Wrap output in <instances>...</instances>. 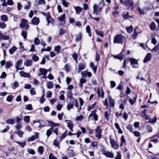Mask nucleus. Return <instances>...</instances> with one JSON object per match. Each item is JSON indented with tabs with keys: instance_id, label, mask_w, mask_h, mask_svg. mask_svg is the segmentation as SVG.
Returning <instances> with one entry per match:
<instances>
[{
	"instance_id": "412c9836",
	"label": "nucleus",
	"mask_w": 159,
	"mask_h": 159,
	"mask_svg": "<svg viewBox=\"0 0 159 159\" xmlns=\"http://www.w3.org/2000/svg\"><path fill=\"white\" fill-rule=\"evenodd\" d=\"M123 19L125 20L129 19V18H132L133 16L131 15H129V13L127 12L126 13L123 14Z\"/></svg>"
},
{
	"instance_id": "c756f323",
	"label": "nucleus",
	"mask_w": 159,
	"mask_h": 159,
	"mask_svg": "<svg viewBox=\"0 0 159 159\" xmlns=\"http://www.w3.org/2000/svg\"><path fill=\"white\" fill-rule=\"evenodd\" d=\"M16 47L15 46H13L9 50V53L11 54H12L15 52L16 51Z\"/></svg>"
},
{
	"instance_id": "f257e3e1",
	"label": "nucleus",
	"mask_w": 159,
	"mask_h": 159,
	"mask_svg": "<svg viewBox=\"0 0 159 159\" xmlns=\"http://www.w3.org/2000/svg\"><path fill=\"white\" fill-rule=\"evenodd\" d=\"M125 39V37L121 34L117 35L114 37V43L122 44Z\"/></svg>"
},
{
	"instance_id": "774afa93",
	"label": "nucleus",
	"mask_w": 159,
	"mask_h": 159,
	"mask_svg": "<svg viewBox=\"0 0 159 159\" xmlns=\"http://www.w3.org/2000/svg\"><path fill=\"white\" fill-rule=\"evenodd\" d=\"M111 83V88H113L116 86V83L114 81H110Z\"/></svg>"
},
{
	"instance_id": "f704fd0d",
	"label": "nucleus",
	"mask_w": 159,
	"mask_h": 159,
	"mask_svg": "<svg viewBox=\"0 0 159 159\" xmlns=\"http://www.w3.org/2000/svg\"><path fill=\"white\" fill-rule=\"evenodd\" d=\"M53 129V127H51L47 130L46 132V134L48 137L52 134V131Z\"/></svg>"
},
{
	"instance_id": "680f3d73",
	"label": "nucleus",
	"mask_w": 159,
	"mask_h": 159,
	"mask_svg": "<svg viewBox=\"0 0 159 159\" xmlns=\"http://www.w3.org/2000/svg\"><path fill=\"white\" fill-rule=\"evenodd\" d=\"M23 119L25 121L28 123L30 120V117L28 116H25L24 117Z\"/></svg>"
},
{
	"instance_id": "58836bf2",
	"label": "nucleus",
	"mask_w": 159,
	"mask_h": 159,
	"mask_svg": "<svg viewBox=\"0 0 159 159\" xmlns=\"http://www.w3.org/2000/svg\"><path fill=\"white\" fill-rule=\"evenodd\" d=\"M126 28L128 33H130L133 31V27L131 25L129 27H126Z\"/></svg>"
},
{
	"instance_id": "dca6fc26",
	"label": "nucleus",
	"mask_w": 159,
	"mask_h": 159,
	"mask_svg": "<svg viewBox=\"0 0 159 159\" xmlns=\"http://www.w3.org/2000/svg\"><path fill=\"white\" fill-rule=\"evenodd\" d=\"M20 75L24 77L30 78V75L29 73H26L24 71H21L20 72Z\"/></svg>"
},
{
	"instance_id": "a18cd8bd",
	"label": "nucleus",
	"mask_w": 159,
	"mask_h": 159,
	"mask_svg": "<svg viewBox=\"0 0 159 159\" xmlns=\"http://www.w3.org/2000/svg\"><path fill=\"white\" fill-rule=\"evenodd\" d=\"M46 85L47 87V88L48 89H51L53 87V84H52V82H47Z\"/></svg>"
},
{
	"instance_id": "cd10ccee",
	"label": "nucleus",
	"mask_w": 159,
	"mask_h": 159,
	"mask_svg": "<svg viewBox=\"0 0 159 159\" xmlns=\"http://www.w3.org/2000/svg\"><path fill=\"white\" fill-rule=\"evenodd\" d=\"M111 143L112 147L114 148L117 149L119 148L118 145L116 143L115 141H112Z\"/></svg>"
},
{
	"instance_id": "423d86ee",
	"label": "nucleus",
	"mask_w": 159,
	"mask_h": 159,
	"mask_svg": "<svg viewBox=\"0 0 159 159\" xmlns=\"http://www.w3.org/2000/svg\"><path fill=\"white\" fill-rule=\"evenodd\" d=\"M23 62L22 60V59H20L19 60H18L17 62H16L15 67L16 69L17 70H22L23 69L22 68H21V66Z\"/></svg>"
},
{
	"instance_id": "a878e982",
	"label": "nucleus",
	"mask_w": 159,
	"mask_h": 159,
	"mask_svg": "<svg viewBox=\"0 0 159 159\" xmlns=\"http://www.w3.org/2000/svg\"><path fill=\"white\" fill-rule=\"evenodd\" d=\"M86 30L87 33H88V35L89 37L92 35V33L90 32L91 29L90 26L88 25L86 27Z\"/></svg>"
},
{
	"instance_id": "e2e57ef3",
	"label": "nucleus",
	"mask_w": 159,
	"mask_h": 159,
	"mask_svg": "<svg viewBox=\"0 0 159 159\" xmlns=\"http://www.w3.org/2000/svg\"><path fill=\"white\" fill-rule=\"evenodd\" d=\"M26 109L32 110H33V108L31 104H29L26 105V107L25 108Z\"/></svg>"
},
{
	"instance_id": "49530a36",
	"label": "nucleus",
	"mask_w": 159,
	"mask_h": 159,
	"mask_svg": "<svg viewBox=\"0 0 159 159\" xmlns=\"http://www.w3.org/2000/svg\"><path fill=\"white\" fill-rule=\"evenodd\" d=\"M146 129L147 131L149 132H151L152 131V128L151 126L149 125H147L146 126Z\"/></svg>"
},
{
	"instance_id": "c03bdc74",
	"label": "nucleus",
	"mask_w": 159,
	"mask_h": 159,
	"mask_svg": "<svg viewBox=\"0 0 159 159\" xmlns=\"http://www.w3.org/2000/svg\"><path fill=\"white\" fill-rule=\"evenodd\" d=\"M82 39V34L80 33L77 36L76 40V41H80Z\"/></svg>"
},
{
	"instance_id": "bb28decb",
	"label": "nucleus",
	"mask_w": 159,
	"mask_h": 159,
	"mask_svg": "<svg viewBox=\"0 0 159 159\" xmlns=\"http://www.w3.org/2000/svg\"><path fill=\"white\" fill-rule=\"evenodd\" d=\"M66 33L67 31L66 29L61 28L59 30V34L61 36Z\"/></svg>"
},
{
	"instance_id": "9d476101",
	"label": "nucleus",
	"mask_w": 159,
	"mask_h": 159,
	"mask_svg": "<svg viewBox=\"0 0 159 159\" xmlns=\"http://www.w3.org/2000/svg\"><path fill=\"white\" fill-rule=\"evenodd\" d=\"M133 95L134 97L133 98H129V102L131 105H133L136 102L137 96V94H136V93H134Z\"/></svg>"
},
{
	"instance_id": "5fc2aeb1",
	"label": "nucleus",
	"mask_w": 159,
	"mask_h": 159,
	"mask_svg": "<svg viewBox=\"0 0 159 159\" xmlns=\"http://www.w3.org/2000/svg\"><path fill=\"white\" fill-rule=\"evenodd\" d=\"M97 111L96 110H94L92 111L91 114L89 115V118L92 116H94L95 115H96V112Z\"/></svg>"
},
{
	"instance_id": "393cba45",
	"label": "nucleus",
	"mask_w": 159,
	"mask_h": 159,
	"mask_svg": "<svg viewBox=\"0 0 159 159\" xmlns=\"http://www.w3.org/2000/svg\"><path fill=\"white\" fill-rule=\"evenodd\" d=\"M6 123L7 124L13 125L15 123L14 120L11 118H9L6 120Z\"/></svg>"
},
{
	"instance_id": "603ef678",
	"label": "nucleus",
	"mask_w": 159,
	"mask_h": 159,
	"mask_svg": "<svg viewBox=\"0 0 159 159\" xmlns=\"http://www.w3.org/2000/svg\"><path fill=\"white\" fill-rule=\"evenodd\" d=\"M43 146H39L38 149V151L41 154H43Z\"/></svg>"
},
{
	"instance_id": "e433bc0d",
	"label": "nucleus",
	"mask_w": 159,
	"mask_h": 159,
	"mask_svg": "<svg viewBox=\"0 0 159 159\" xmlns=\"http://www.w3.org/2000/svg\"><path fill=\"white\" fill-rule=\"evenodd\" d=\"M61 47L60 46L57 45L54 48V51L56 52L57 54H58L60 52Z\"/></svg>"
},
{
	"instance_id": "4be33fe9",
	"label": "nucleus",
	"mask_w": 159,
	"mask_h": 159,
	"mask_svg": "<svg viewBox=\"0 0 159 159\" xmlns=\"http://www.w3.org/2000/svg\"><path fill=\"white\" fill-rule=\"evenodd\" d=\"M65 122L67 123V126L69 128L73 127V124L72 122L70 120H66Z\"/></svg>"
},
{
	"instance_id": "f3484780",
	"label": "nucleus",
	"mask_w": 159,
	"mask_h": 159,
	"mask_svg": "<svg viewBox=\"0 0 159 159\" xmlns=\"http://www.w3.org/2000/svg\"><path fill=\"white\" fill-rule=\"evenodd\" d=\"M86 82V80L84 78H81L80 80V81L79 84V87L82 89L83 87V84Z\"/></svg>"
},
{
	"instance_id": "72a5a7b5",
	"label": "nucleus",
	"mask_w": 159,
	"mask_h": 159,
	"mask_svg": "<svg viewBox=\"0 0 159 159\" xmlns=\"http://www.w3.org/2000/svg\"><path fill=\"white\" fill-rule=\"evenodd\" d=\"M27 32L25 30H23L22 31L21 35L25 39H26L27 38Z\"/></svg>"
},
{
	"instance_id": "9b49d317",
	"label": "nucleus",
	"mask_w": 159,
	"mask_h": 159,
	"mask_svg": "<svg viewBox=\"0 0 159 159\" xmlns=\"http://www.w3.org/2000/svg\"><path fill=\"white\" fill-rule=\"evenodd\" d=\"M152 58V55L151 53H149L147 54L145 58L143 60V62L144 63L150 61Z\"/></svg>"
},
{
	"instance_id": "bf43d9fd",
	"label": "nucleus",
	"mask_w": 159,
	"mask_h": 159,
	"mask_svg": "<svg viewBox=\"0 0 159 159\" xmlns=\"http://www.w3.org/2000/svg\"><path fill=\"white\" fill-rule=\"evenodd\" d=\"M16 133L21 138L23 136L24 132L22 131L19 130Z\"/></svg>"
},
{
	"instance_id": "8fccbe9b",
	"label": "nucleus",
	"mask_w": 159,
	"mask_h": 159,
	"mask_svg": "<svg viewBox=\"0 0 159 159\" xmlns=\"http://www.w3.org/2000/svg\"><path fill=\"white\" fill-rule=\"evenodd\" d=\"M125 140L124 138V136L122 135L121 138V144L120 145V146H122L123 145V143H125Z\"/></svg>"
},
{
	"instance_id": "ddd939ff",
	"label": "nucleus",
	"mask_w": 159,
	"mask_h": 159,
	"mask_svg": "<svg viewBox=\"0 0 159 159\" xmlns=\"http://www.w3.org/2000/svg\"><path fill=\"white\" fill-rule=\"evenodd\" d=\"M47 122H48V126H51V127H56L59 126L60 125L58 123H55L53 122L47 120Z\"/></svg>"
},
{
	"instance_id": "6e6d98bb",
	"label": "nucleus",
	"mask_w": 159,
	"mask_h": 159,
	"mask_svg": "<svg viewBox=\"0 0 159 159\" xmlns=\"http://www.w3.org/2000/svg\"><path fill=\"white\" fill-rule=\"evenodd\" d=\"M138 33H137L136 32V29H135L134 30L133 34L132 35V36H133V39H136V38L137 37V35H138Z\"/></svg>"
},
{
	"instance_id": "2f4dec72",
	"label": "nucleus",
	"mask_w": 159,
	"mask_h": 159,
	"mask_svg": "<svg viewBox=\"0 0 159 159\" xmlns=\"http://www.w3.org/2000/svg\"><path fill=\"white\" fill-rule=\"evenodd\" d=\"M90 67H91L94 73H95L96 72L97 67L96 66H94L93 63L91 62L90 63Z\"/></svg>"
},
{
	"instance_id": "338daca9",
	"label": "nucleus",
	"mask_w": 159,
	"mask_h": 159,
	"mask_svg": "<svg viewBox=\"0 0 159 159\" xmlns=\"http://www.w3.org/2000/svg\"><path fill=\"white\" fill-rule=\"evenodd\" d=\"M67 131L63 133L61 136L60 137V139L61 140L63 138H65L66 136Z\"/></svg>"
},
{
	"instance_id": "f03ea898",
	"label": "nucleus",
	"mask_w": 159,
	"mask_h": 159,
	"mask_svg": "<svg viewBox=\"0 0 159 159\" xmlns=\"http://www.w3.org/2000/svg\"><path fill=\"white\" fill-rule=\"evenodd\" d=\"M102 6L104 5V4L102 3H99L98 6L96 4H94L93 8V13L96 15H98V12L102 9V7H101V5Z\"/></svg>"
},
{
	"instance_id": "864d4df0",
	"label": "nucleus",
	"mask_w": 159,
	"mask_h": 159,
	"mask_svg": "<svg viewBox=\"0 0 159 159\" xmlns=\"http://www.w3.org/2000/svg\"><path fill=\"white\" fill-rule=\"evenodd\" d=\"M46 124V123L45 121L43 120H42L40 122L39 125V127H44Z\"/></svg>"
},
{
	"instance_id": "7c9ffc66",
	"label": "nucleus",
	"mask_w": 159,
	"mask_h": 159,
	"mask_svg": "<svg viewBox=\"0 0 159 159\" xmlns=\"http://www.w3.org/2000/svg\"><path fill=\"white\" fill-rule=\"evenodd\" d=\"M66 15L64 13L62 15L59 16L57 18L59 21H62L65 19Z\"/></svg>"
},
{
	"instance_id": "09e8293b",
	"label": "nucleus",
	"mask_w": 159,
	"mask_h": 159,
	"mask_svg": "<svg viewBox=\"0 0 159 159\" xmlns=\"http://www.w3.org/2000/svg\"><path fill=\"white\" fill-rule=\"evenodd\" d=\"M1 20L3 21H6L7 20L8 17L6 15H2L1 16Z\"/></svg>"
},
{
	"instance_id": "052dcab7",
	"label": "nucleus",
	"mask_w": 159,
	"mask_h": 159,
	"mask_svg": "<svg viewBox=\"0 0 159 159\" xmlns=\"http://www.w3.org/2000/svg\"><path fill=\"white\" fill-rule=\"evenodd\" d=\"M6 26V25L4 22H0V28L2 29H5Z\"/></svg>"
},
{
	"instance_id": "f8f14e48",
	"label": "nucleus",
	"mask_w": 159,
	"mask_h": 159,
	"mask_svg": "<svg viewBox=\"0 0 159 159\" xmlns=\"http://www.w3.org/2000/svg\"><path fill=\"white\" fill-rule=\"evenodd\" d=\"M85 68V65L84 63H80L78 65V73H80L81 71L83 70Z\"/></svg>"
},
{
	"instance_id": "79ce46f5",
	"label": "nucleus",
	"mask_w": 159,
	"mask_h": 159,
	"mask_svg": "<svg viewBox=\"0 0 159 159\" xmlns=\"http://www.w3.org/2000/svg\"><path fill=\"white\" fill-rule=\"evenodd\" d=\"M35 135H33L30 138V141H33L37 138L38 133L37 132H35Z\"/></svg>"
},
{
	"instance_id": "7ed1b4c3",
	"label": "nucleus",
	"mask_w": 159,
	"mask_h": 159,
	"mask_svg": "<svg viewBox=\"0 0 159 159\" xmlns=\"http://www.w3.org/2000/svg\"><path fill=\"white\" fill-rule=\"evenodd\" d=\"M19 26L21 28H25V29H28L30 25L28 24L27 20L24 18H22L21 20V23Z\"/></svg>"
},
{
	"instance_id": "a19ab883",
	"label": "nucleus",
	"mask_w": 159,
	"mask_h": 159,
	"mask_svg": "<svg viewBox=\"0 0 159 159\" xmlns=\"http://www.w3.org/2000/svg\"><path fill=\"white\" fill-rule=\"evenodd\" d=\"M12 65L11 61H7L6 63V68L7 69L10 68Z\"/></svg>"
},
{
	"instance_id": "20e7f679",
	"label": "nucleus",
	"mask_w": 159,
	"mask_h": 159,
	"mask_svg": "<svg viewBox=\"0 0 159 159\" xmlns=\"http://www.w3.org/2000/svg\"><path fill=\"white\" fill-rule=\"evenodd\" d=\"M102 129L100 128V126H97L95 130V136L98 139L102 138L101 133Z\"/></svg>"
},
{
	"instance_id": "1a4fd4ad",
	"label": "nucleus",
	"mask_w": 159,
	"mask_h": 159,
	"mask_svg": "<svg viewBox=\"0 0 159 159\" xmlns=\"http://www.w3.org/2000/svg\"><path fill=\"white\" fill-rule=\"evenodd\" d=\"M31 22L32 24L34 25H37L39 22V19L36 17H34L32 19Z\"/></svg>"
},
{
	"instance_id": "aec40b11",
	"label": "nucleus",
	"mask_w": 159,
	"mask_h": 159,
	"mask_svg": "<svg viewBox=\"0 0 159 159\" xmlns=\"http://www.w3.org/2000/svg\"><path fill=\"white\" fill-rule=\"evenodd\" d=\"M95 31L96 34L100 36L102 38L104 36V32L102 31H99L98 30H95Z\"/></svg>"
},
{
	"instance_id": "13d9d810",
	"label": "nucleus",
	"mask_w": 159,
	"mask_h": 159,
	"mask_svg": "<svg viewBox=\"0 0 159 159\" xmlns=\"http://www.w3.org/2000/svg\"><path fill=\"white\" fill-rule=\"evenodd\" d=\"M64 69L65 71L67 72H68L70 70V66L67 64H66L65 65Z\"/></svg>"
},
{
	"instance_id": "c9c22d12",
	"label": "nucleus",
	"mask_w": 159,
	"mask_h": 159,
	"mask_svg": "<svg viewBox=\"0 0 159 159\" xmlns=\"http://www.w3.org/2000/svg\"><path fill=\"white\" fill-rule=\"evenodd\" d=\"M149 27L152 30H155L156 28V25L155 23L154 22H152L151 25H149Z\"/></svg>"
},
{
	"instance_id": "a211bd4d",
	"label": "nucleus",
	"mask_w": 159,
	"mask_h": 159,
	"mask_svg": "<svg viewBox=\"0 0 159 159\" xmlns=\"http://www.w3.org/2000/svg\"><path fill=\"white\" fill-rule=\"evenodd\" d=\"M33 61L30 59H27L24 63V64L26 66H30L32 65Z\"/></svg>"
},
{
	"instance_id": "4468645a",
	"label": "nucleus",
	"mask_w": 159,
	"mask_h": 159,
	"mask_svg": "<svg viewBox=\"0 0 159 159\" xmlns=\"http://www.w3.org/2000/svg\"><path fill=\"white\" fill-rule=\"evenodd\" d=\"M39 71L40 73L38 74V76H40L41 75H46L47 72V70L44 68H40L39 69Z\"/></svg>"
},
{
	"instance_id": "c85d7f7f",
	"label": "nucleus",
	"mask_w": 159,
	"mask_h": 159,
	"mask_svg": "<svg viewBox=\"0 0 159 159\" xmlns=\"http://www.w3.org/2000/svg\"><path fill=\"white\" fill-rule=\"evenodd\" d=\"M74 106L73 102H70L67 106V109L68 110H70L71 109L73 108Z\"/></svg>"
},
{
	"instance_id": "4d7b16f0",
	"label": "nucleus",
	"mask_w": 159,
	"mask_h": 159,
	"mask_svg": "<svg viewBox=\"0 0 159 159\" xmlns=\"http://www.w3.org/2000/svg\"><path fill=\"white\" fill-rule=\"evenodd\" d=\"M121 155L120 152H117V156L115 157V159H121Z\"/></svg>"
},
{
	"instance_id": "473e14b6",
	"label": "nucleus",
	"mask_w": 159,
	"mask_h": 159,
	"mask_svg": "<svg viewBox=\"0 0 159 159\" xmlns=\"http://www.w3.org/2000/svg\"><path fill=\"white\" fill-rule=\"evenodd\" d=\"M74 8H75V11L76 12L77 14H79L80 12H81V11L82 10V9L80 7L78 6V7H75L74 6Z\"/></svg>"
},
{
	"instance_id": "0eeeda50",
	"label": "nucleus",
	"mask_w": 159,
	"mask_h": 159,
	"mask_svg": "<svg viewBox=\"0 0 159 159\" xmlns=\"http://www.w3.org/2000/svg\"><path fill=\"white\" fill-rule=\"evenodd\" d=\"M124 5L129 7L133 8L134 3L133 2L130 0H125Z\"/></svg>"
},
{
	"instance_id": "3c124183",
	"label": "nucleus",
	"mask_w": 159,
	"mask_h": 159,
	"mask_svg": "<svg viewBox=\"0 0 159 159\" xmlns=\"http://www.w3.org/2000/svg\"><path fill=\"white\" fill-rule=\"evenodd\" d=\"M34 44L36 45H37L39 44L40 41L38 38H36L34 40Z\"/></svg>"
},
{
	"instance_id": "5701e85b",
	"label": "nucleus",
	"mask_w": 159,
	"mask_h": 159,
	"mask_svg": "<svg viewBox=\"0 0 159 159\" xmlns=\"http://www.w3.org/2000/svg\"><path fill=\"white\" fill-rule=\"evenodd\" d=\"M150 50L152 52H157V51H159V43H158L152 49H150Z\"/></svg>"
},
{
	"instance_id": "ea45409f",
	"label": "nucleus",
	"mask_w": 159,
	"mask_h": 159,
	"mask_svg": "<svg viewBox=\"0 0 159 159\" xmlns=\"http://www.w3.org/2000/svg\"><path fill=\"white\" fill-rule=\"evenodd\" d=\"M64 93V91H61L60 93L59 98L61 100H64L65 99V97L63 94Z\"/></svg>"
},
{
	"instance_id": "39448f33",
	"label": "nucleus",
	"mask_w": 159,
	"mask_h": 159,
	"mask_svg": "<svg viewBox=\"0 0 159 159\" xmlns=\"http://www.w3.org/2000/svg\"><path fill=\"white\" fill-rule=\"evenodd\" d=\"M131 64L133 68H137L139 66V64L137 60L134 58L129 59Z\"/></svg>"
},
{
	"instance_id": "b1692460",
	"label": "nucleus",
	"mask_w": 159,
	"mask_h": 159,
	"mask_svg": "<svg viewBox=\"0 0 159 159\" xmlns=\"http://www.w3.org/2000/svg\"><path fill=\"white\" fill-rule=\"evenodd\" d=\"M104 154L107 157L110 158H113L114 157L113 154L112 152H108L104 153Z\"/></svg>"
},
{
	"instance_id": "4c0bfd02",
	"label": "nucleus",
	"mask_w": 159,
	"mask_h": 159,
	"mask_svg": "<svg viewBox=\"0 0 159 159\" xmlns=\"http://www.w3.org/2000/svg\"><path fill=\"white\" fill-rule=\"evenodd\" d=\"M96 105V102H94L93 104L90 105L89 106L88 105V106L87 107V110L88 111H89L90 110L93 109L94 108L95 106Z\"/></svg>"
},
{
	"instance_id": "6ab92c4d",
	"label": "nucleus",
	"mask_w": 159,
	"mask_h": 159,
	"mask_svg": "<svg viewBox=\"0 0 159 159\" xmlns=\"http://www.w3.org/2000/svg\"><path fill=\"white\" fill-rule=\"evenodd\" d=\"M110 106L111 107H113L115 106V101L113 99L111 96H108Z\"/></svg>"
},
{
	"instance_id": "69168bd1",
	"label": "nucleus",
	"mask_w": 159,
	"mask_h": 159,
	"mask_svg": "<svg viewBox=\"0 0 159 159\" xmlns=\"http://www.w3.org/2000/svg\"><path fill=\"white\" fill-rule=\"evenodd\" d=\"M72 57L77 62V58H78V55L76 53H74L72 54Z\"/></svg>"
},
{
	"instance_id": "37998d69",
	"label": "nucleus",
	"mask_w": 159,
	"mask_h": 159,
	"mask_svg": "<svg viewBox=\"0 0 159 159\" xmlns=\"http://www.w3.org/2000/svg\"><path fill=\"white\" fill-rule=\"evenodd\" d=\"M32 59L35 62L39 60V57L35 54H33L32 57Z\"/></svg>"
},
{
	"instance_id": "6e6552de",
	"label": "nucleus",
	"mask_w": 159,
	"mask_h": 159,
	"mask_svg": "<svg viewBox=\"0 0 159 159\" xmlns=\"http://www.w3.org/2000/svg\"><path fill=\"white\" fill-rule=\"evenodd\" d=\"M97 93L98 98L101 97L102 98H103L104 97V92L102 88L101 89V91L99 89H98L97 91Z\"/></svg>"
},
{
	"instance_id": "2eb2a0df",
	"label": "nucleus",
	"mask_w": 159,
	"mask_h": 159,
	"mask_svg": "<svg viewBox=\"0 0 159 159\" xmlns=\"http://www.w3.org/2000/svg\"><path fill=\"white\" fill-rule=\"evenodd\" d=\"M9 38V35H5L0 32V40H8Z\"/></svg>"
},
{
	"instance_id": "de8ad7c7",
	"label": "nucleus",
	"mask_w": 159,
	"mask_h": 159,
	"mask_svg": "<svg viewBox=\"0 0 159 159\" xmlns=\"http://www.w3.org/2000/svg\"><path fill=\"white\" fill-rule=\"evenodd\" d=\"M126 128L130 132H133V126L132 125H128Z\"/></svg>"
},
{
	"instance_id": "0e129e2a",
	"label": "nucleus",
	"mask_w": 159,
	"mask_h": 159,
	"mask_svg": "<svg viewBox=\"0 0 159 159\" xmlns=\"http://www.w3.org/2000/svg\"><path fill=\"white\" fill-rule=\"evenodd\" d=\"M105 117L107 120H109V114L108 111L105 112Z\"/></svg>"
}]
</instances>
